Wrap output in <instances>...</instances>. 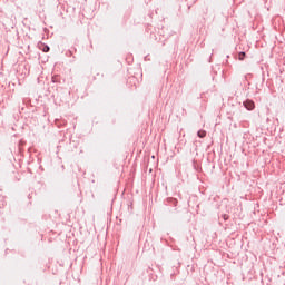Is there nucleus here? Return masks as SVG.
<instances>
[{"mask_svg": "<svg viewBox=\"0 0 285 285\" xmlns=\"http://www.w3.org/2000/svg\"><path fill=\"white\" fill-rule=\"evenodd\" d=\"M244 106L248 110H255V102L253 100H247L244 102Z\"/></svg>", "mask_w": 285, "mask_h": 285, "instance_id": "nucleus-1", "label": "nucleus"}, {"mask_svg": "<svg viewBox=\"0 0 285 285\" xmlns=\"http://www.w3.org/2000/svg\"><path fill=\"white\" fill-rule=\"evenodd\" d=\"M197 136L200 138V139H204V137H206V130H199L197 132Z\"/></svg>", "mask_w": 285, "mask_h": 285, "instance_id": "nucleus-2", "label": "nucleus"}, {"mask_svg": "<svg viewBox=\"0 0 285 285\" xmlns=\"http://www.w3.org/2000/svg\"><path fill=\"white\" fill-rule=\"evenodd\" d=\"M238 59H239V61H244V59H246V52H239Z\"/></svg>", "mask_w": 285, "mask_h": 285, "instance_id": "nucleus-3", "label": "nucleus"}, {"mask_svg": "<svg viewBox=\"0 0 285 285\" xmlns=\"http://www.w3.org/2000/svg\"><path fill=\"white\" fill-rule=\"evenodd\" d=\"M48 50H50V48L46 47V49L43 50L45 52H48Z\"/></svg>", "mask_w": 285, "mask_h": 285, "instance_id": "nucleus-4", "label": "nucleus"}]
</instances>
